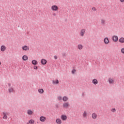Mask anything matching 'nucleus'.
Here are the masks:
<instances>
[{"label":"nucleus","mask_w":124,"mask_h":124,"mask_svg":"<svg viewBox=\"0 0 124 124\" xmlns=\"http://www.w3.org/2000/svg\"><path fill=\"white\" fill-rule=\"evenodd\" d=\"M51 9L52 11H58V10H59V7L56 5H53L51 7Z\"/></svg>","instance_id":"f03ea898"},{"label":"nucleus","mask_w":124,"mask_h":124,"mask_svg":"<svg viewBox=\"0 0 124 124\" xmlns=\"http://www.w3.org/2000/svg\"><path fill=\"white\" fill-rule=\"evenodd\" d=\"M92 117L93 120H95L97 118V114L95 113H93L92 114Z\"/></svg>","instance_id":"ddd939ff"},{"label":"nucleus","mask_w":124,"mask_h":124,"mask_svg":"<svg viewBox=\"0 0 124 124\" xmlns=\"http://www.w3.org/2000/svg\"><path fill=\"white\" fill-rule=\"evenodd\" d=\"M32 64H34V65H36V64H37L38 62L36 60H33V61H32Z\"/></svg>","instance_id":"b1692460"},{"label":"nucleus","mask_w":124,"mask_h":124,"mask_svg":"<svg viewBox=\"0 0 124 124\" xmlns=\"http://www.w3.org/2000/svg\"><path fill=\"white\" fill-rule=\"evenodd\" d=\"M104 42L105 43V44H109L110 41H109V39L108 38V37H105L104 39Z\"/></svg>","instance_id":"1a4fd4ad"},{"label":"nucleus","mask_w":124,"mask_h":124,"mask_svg":"<svg viewBox=\"0 0 124 124\" xmlns=\"http://www.w3.org/2000/svg\"><path fill=\"white\" fill-rule=\"evenodd\" d=\"M9 115V113L8 112L4 111L2 112V115H3V119L4 120H7L8 119V116Z\"/></svg>","instance_id":"f257e3e1"},{"label":"nucleus","mask_w":124,"mask_h":124,"mask_svg":"<svg viewBox=\"0 0 124 124\" xmlns=\"http://www.w3.org/2000/svg\"><path fill=\"white\" fill-rule=\"evenodd\" d=\"M8 92L9 93H14V92H15V90H14L13 88L11 87L8 89Z\"/></svg>","instance_id":"a211bd4d"},{"label":"nucleus","mask_w":124,"mask_h":124,"mask_svg":"<svg viewBox=\"0 0 124 124\" xmlns=\"http://www.w3.org/2000/svg\"><path fill=\"white\" fill-rule=\"evenodd\" d=\"M76 72V70H75V69H74V70H73L72 71V73L73 74H74V73H75Z\"/></svg>","instance_id":"7c9ffc66"},{"label":"nucleus","mask_w":124,"mask_h":124,"mask_svg":"<svg viewBox=\"0 0 124 124\" xmlns=\"http://www.w3.org/2000/svg\"><path fill=\"white\" fill-rule=\"evenodd\" d=\"M111 112H116V109L115 108H112L111 110Z\"/></svg>","instance_id":"2f4dec72"},{"label":"nucleus","mask_w":124,"mask_h":124,"mask_svg":"<svg viewBox=\"0 0 124 124\" xmlns=\"http://www.w3.org/2000/svg\"><path fill=\"white\" fill-rule=\"evenodd\" d=\"M69 107V103H68V102L64 103L62 105V107L63 108H67Z\"/></svg>","instance_id":"9b49d317"},{"label":"nucleus","mask_w":124,"mask_h":124,"mask_svg":"<svg viewBox=\"0 0 124 124\" xmlns=\"http://www.w3.org/2000/svg\"><path fill=\"white\" fill-rule=\"evenodd\" d=\"M92 83H93L94 85H97L98 81H97V79H93L92 81Z\"/></svg>","instance_id":"6ab92c4d"},{"label":"nucleus","mask_w":124,"mask_h":124,"mask_svg":"<svg viewBox=\"0 0 124 124\" xmlns=\"http://www.w3.org/2000/svg\"><path fill=\"white\" fill-rule=\"evenodd\" d=\"M23 61H28L29 60V57L27 55H23L22 56Z\"/></svg>","instance_id":"f3484780"},{"label":"nucleus","mask_w":124,"mask_h":124,"mask_svg":"<svg viewBox=\"0 0 124 124\" xmlns=\"http://www.w3.org/2000/svg\"><path fill=\"white\" fill-rule=\"evenodd\" d=\"M120 2L124 3V0H120Z\"/></svg>","instance_id":"f704fd0d"},{"label":"nucleus","mask_w":124,"mask_h":124,"mask_svg":"<svg viewBox=\"0 0 124 124\" xmlns=\"http://www.w3.org/2000/svg\"><path fill=\"white\" fill-rule=\"evenodd\" d=\"M54 59L55 60H57V59H58V56H54Z\"/></svg>","instance_id":"72a5a7b5"},{"label":"nucleus","mask_w":124,"mask_h":124,"mask_svg":"<svg viewBox=\"0 0 124 124\" xmlns=\"http://www.w3.org/2000/svg\"><path fill=\"white\" fill-rule=\"evenodd\" d=\"M119 42L120 43H124V38L121 37L119 39Z\"/></svg>","instance_id":"5701e85b"},{"label":"nucleus","mask_w":124,"mask_h":124,"mask_svg":"<svg viewBox=\"0 0 124 124\" xmlns=\"http://www.w3.org/2000/svg\"><path fill=\"white\" fill-rule=\"evenodd\" d=\"M0 50L1 52H4L6 50V47L4 46H1L0 47Z\"/></svg>","instance_id":"dca6fc26"},{"label":"nucleus","mask_w":124,"mask_h":124,"mask_svg":"<svg viewBox=\"0 0 124 124\" xmlns=\"http://www.w3.org/2000/svg\"><path fill=\"white\" fill-rule=\"evenodd\" d=\"M0 64H1V62H0Z\"/></svg>","instance_id":"e433bc0d"},{"label":"nucleus","mask_w":124,"mask_h":124,"mask_svg":"<svg viewBox=\"0 0 124 124\" xmlns=\"http://www.w3.org/2000/svg\"><path fill=\"white\" fill-rule=\"evenodd\" d=\"M100 23L102 26H105L106 24V20L105 19H101L100 20Z\"/></svg>","instance_id":"6e6552de"},{"label":"nucleus","mask_w":124,"mask_h":124,"mask_svg":"<svg viewBox=\"0 0 124 124\" xmlns=\"http://www.w3.org/2000/svg\"><path fill=\"white\" fill-rule=\"evenodd\" d=\"M56 123L57 124H62V121L61 118H57L56 120Z\"/></svg>","instance_id":"9d476101"},{"label":"nucleus","mask_w":124,"mask_h":124,"mask_svg":"<svg viewBox=\"0 0 124 124\" xmlns=\"http://www.w3.org/2000/svg\"><path fill=\"white\" fill-rule=\"evenodd\" d=\"M63 101H67L68 100V97H67L66 96H64L62 98Z\"/></svg>","instance_id":"4be33fe9"},{"label":"nucleus","mask_w":124,"mask_h":124,"mask_svg":"<svg viewBox=\"0 0 124 124\" xmlns=\"http://www.w3.org/2000/svg\"><path fill=\"white\" fill-rule=\"evenodd\" d=\"M54 15H56V14H54Z\"/></svg>","instance_id":"4c0bfd02"},{"label":"nucleus","mask_w":124,"mask_h":124,"mask_svg":"<svg viewBox=\"0 0 124 124\" xmlns=\"http://www.w3.org/2000/svg\"><path fill=\"white\" fill-rule=\"evenodd\" d=\"M8 86L9 87H11V84L10 83H8Z\"/></svg>","instance_id":"c9c22d12"},{"label":"nucleus","mask_w":124,"mask_h":124,"mask_svg":"<svg viewBox=\"0 0 124 124\" xmlns=\"http://www.w3.org/2000/svg\"><path fill=\"white\" fill-rule=\"evenodd\" d=\"M21 48L23 50V51H29L30 50V46H26V45H24V46H23L22 47H21Z\"/></svg>","instance_id":"20e7f679"},{"label":"nucleus","mask_w":124,"mask_h":124,"mask_svg":"<svg viewBox=\"0 0 124 124\" xmlns=\"http://www.w3.org/2000/svg\"><path fill=\"white\" fill-rule=\"evenodd\" d=\"M58 100H62V97L61 96H58L57 97Z\"/></svg>","instance_id":"cd10ccee"},{"label":"nucleus","mask_w":124,"mask_h":124,"mask_svg":"<svg viewBox=\"0 0 124 124\" xmlns=\"http://www.w3.org/2000/svg\"><path fill=\"white\" fill-rule=\"evenodd\" d=\"M61 119L63 121H66V120H67V116L66 115L62 114L61 116Z\"/></svg>","instance_id":"39448f33"},{"label":"nucleus","mask_w":124,"mask_h":124,"mask_svg":"<svg viewBox=\"0 0 124 124\" xmlns=\"http://www.w3.org/2000/svg\"><path fill=\"white\" fill-rule=\"evenodd\" d=\"M112 39L114 42H117L118 40V36L116 35H113L112 37Z\"/></svg>","instance_id":"0eeeda50"},{"label":"nucleus","mask_w":124,"mask_h":124,"mask_svg":"<svg viewBox=\"0 0 124 124\" xmlns=\"http://www.w3.org/2000/svg\"><path fill=\"white\" fill-rule=\"evenodd\" d=\"M121 52L122 54H123L124 55V47L121 48Z\"/></svg>","instance_id":"c85d7f7f"},{"label":"nucleus","mask_w":124,"mask_h":124,"mask_svg":"<svg viewBox=\"0 0 124 124\" xmlns=\"http://www.w3.org/2000/svg\"><path fill=\"white\" fill-rule=\"evenodd\" d=\"M38 92L39 93H44V90L42 89H38Z\"/></svg>","instance_id":"393cba45"},{"label":"nucleus","mask_w":124,"mask_h":124,"mask_svg":"<svg viewBox=\"0 0 124 124\" xmlns=\"http://www.w3.org/2000/svg\"><path fill=\"white\" fill-rule=\"evenodd\" d=\"M83 48H84V46H83V45H82L81 44H78V50H81L83 49Z\"/></svg>","instance_id":"2eb2a0df"},{"label":"nucleus","mask_w":124,"mask_h":124,"mask_svg":"<svg viewBox=\"0 0 124 124\" xmlns=\"http://www.w3.org/2000/svg\"><path fill=\"white\" fill-rule=\"evenodd\" d=\"M29 124H34V120L31 119L29 121Z\"/></svg>","instance_id":"a878e982"},{"label":"nucleus","mask_w":124,"mask_h":124,"mask_svg":"<svg viewBox=\"0 0 124 124\" xmlns=\"http://www.w3.org/2000/svg\"><path fill=\"white\" fill-rule=\"evenodd\" d=\"M108 82L109 85H113L115 83V80H114V78H109L108 79Z\"/></svg>","instance_id":"7ed1b4c3"},{"label":"nucleus","mask_w":124,"mask_h":124,"mask_svg":"<svg viewBox=\"0 0 124 124\" xmlns=\"http://www.w3.org/2000/svg\"><path fill=\"white\" fill-rule=\"evenodd\" d=\"M33 68H34V69L36 70V69H37V66L36 65H34L33 66Z\"/></svg>","instance_id":"473e14b6"},{"label":"nucleus","mask_w":124,"mask_h":124,"mask_svg":"<svg viewBox=\"0 0 124 124\" xmlns=\"http://www.w3.org/2000/svg\"><path fill=\"white\" fill-rule=\"evenodd\" d=\"M27 113L28 114V115H33V111L31 109H29L27 110Z\"/></svg>","instance_id":"4468645a"},{"label":"nucleus","mask_w":124,"mask_h":124,"mask_svg":"<svg viewBox=\"0 0 124 124\" xmlns=\"http://www.w3.org/2000/svg\"><path fill=\"white\" fill-rule=\"evenodd\" d=\"M93 11H96L97 9L95 8V7H93L92 8Z\"/></svg>","instance_id":"c756f323"},{"label":"nucleus","mask_w":124,"mask_h":124,"mask_svg":"<svg viewBox=\"0 0 124 124\" xmlns=\"http://www.w3.org/2000/svg\"><path fill=\"white\" fill-rule=\"evenodd\" d=\"M42 64H46L47 63V61L45 59H42L41 60Z\"/></svg>","instance_id":"aec40b11"},{"label":"nucleus","mask_w":124,"mask_h":124,"mask_svg":"<svg viewBox=\"0 0 124 124\" xmlns=\"http://www.w3.org/2000/svg\"><path fill=\"white\" fill-rule=\"evenodd\" d=\"M82 116L83 118H87V116H88V112H87L86 111H84L83 112Z\"/></svg>","instance_id":"412c9836"},{"label":"nucleus","mask_w":124,"mask_h":124,"mask_svg":"<svg viewBox=\"0 0 124 124\" xmlns=\"http://www.w3.org/2000/svg\"><path fill=\"white\" fill-rule=\"evenodd\" d=\"M40 122H42V123H44L45 121H46V117L44 116H41L40 117Z\"/></svg>","instance_id":"f8f14e48"},{"label":"nucleus","mask_w":124,"mask_h":124,"mask_svg":"<svg viewBox=\"0 0 124 124\" xmlns=\"http://www.w3.org/2000/svg\"><path fill=\"white\" fill-rule=\"evenodd\" d=\"M59 83V80L57 79L53 81V84H58Z\"/></svg>","instance_id":"bb28decb"},{"label":"nucleus","mask_w":124,"mask_h":124,"mask_svg":"<svg viewBox=\"0 0 124 124\" xmlns=\"http://www.w3.org/2000/svg\"><path fill=\"white\" fill-rule=\"evenodd\" d=\"M85 32H86V29H83L80 31V36H84L85 35Z\"/></svg>","instance_id":"423d86ee"}]
</instances>
